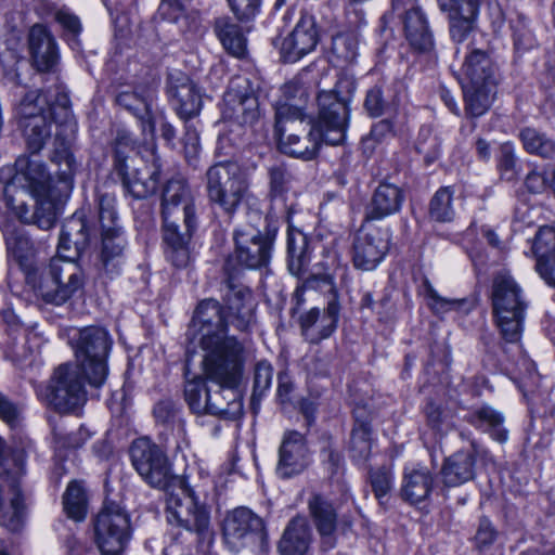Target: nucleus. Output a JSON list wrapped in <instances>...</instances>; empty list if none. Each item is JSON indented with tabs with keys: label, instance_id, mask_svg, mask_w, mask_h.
I'll list each match as a JSON object with an SVG mask.
<instances>
[{
	"label": "nucleus",
	"instance_id": "nucleus-1",
	"mask_svg": "<svg viewBox=\"0 0 555 555\" xmlns=\"http://www.w3.org/2000/svg\"><path fill=\"white\" fill-rule=\"evenodd\" d=\"M227 311L215 299H205L196 308L188 335L198 341L203 369L214 383L210 386L207 413L230 420L243 413V402L236 386L242 377L244 347L227 334L228 325L246 332L255 322L251 292L244 286L228 284Z\"/></svg>",
	"mask_w": 555,
	"mask_h": 555
},
{
	"label": "nucleus",
	"instance_id": "nucleus-2",
	"mask_svg": "<svg viewBox=\"0 0 555 555\" xmlns=\"http://www.w3.org/2000/svg\"><path fill=\"white\" fill-rule=\"evenodd\" d=\"M20 126L27 149L39 153L54 132V149L51 160L62 167L61 177L65 189L76 171V162L70 152L76 137L77 122L72 114L69 96L65 87L55 82L44 89L27 92L16 107Z\"/></svg>",
	"mask_w": 555,
	"mask_h": 555
},
{
	"label": "nucleus",
	"instance_id": "nucleus-3",
	"mask_svg": "<svg viewBox=\"0 0 555 555\" xmlns=\"http://www.w3.org/2000/svg\"><path fill=\"white\" fill-rule=\"evenodd\" d=\"M77 365L64 363L57 366L44 392L40 396L61 413L72 412L86 401L81 373L90 385L102 386L108 374L107 358L113 339L101 326L78 330L70 338Z\"/></svg>",
	"mask_w": 555,
	"mask_h": 555
},
{
	"label": "nucleus",
	"instance_id": "nucleus-4",
	"mask_svg": "<svg viewBox=\"0 0 555 555\" xmlns=\"http://www.w3.org/2000/svg\"><path fill=\"white\" fill-rule=\"evenodd\" d=\"M132 465L152 488L167 493L166 515L169 524L205 538L209 534L208 508L201 504L183 479L175 475L165 451L146 437L135 439L130 448Z\"/></svg>",
	"mask_w": 555,
	"mask_h": 555
},
{
	"label": "nucleus",
	"instance_id": "nucleus-5",
	"mask_svg": "<svg viewBox=\"0 0 555 555\" xmlns=\"http://www.w3.org/2000/svg\"><path fill=\"white\" fill-rule=\"evenodd\" d=\"M15 172L4 186V192L12 189H21L27 192L34 199V210L26 204L18 205L16 216L26 224H35L39 229L49 230L55 222L63 203V196L73 188V179L68 189H65L59 166V184H55L46 164L38 153L30 152L29 155H22L15 160ZM62 168H65L62 163ZM74 178V176L72 177Z\"/></svg>",
	"mask_w": 555,
	"mask_h": 555
},
{
	"label": "nucleus",
	"instance_id": "nucleus-6",
	"mask_svg": "<svg viewBox=\"0 0 555 555\" xmlns=\"http://www.w3.org/2000/svg\"><path fill=\"white\" fill-rule=\"evenodd\" d=\"M455 55L461 60L455 70L462 85L465 100V112L472 117L483 115L491 107L496 94L499 72L490 56L468 42L457 48Z\"/></svg>",
	"mask_w": 555,
	"mask_h": 555
},
{
	"label": "nucleus",
	"instance_id": "nucleus-7",
	"mask_svg": "<svg viewBox=\"0 0 555 555\" xmlns=\"http://www.w3.org/2000/svg\"><path fill=\"white\" fill-rule=\"evenodd\" d=\"M491 300L502 337L508 343H517L521 336L526 302L521 287L508 272H499L493 278Z\"/></svg>",
	"mask_w": 555,
	"mask_h": 555
},
{
	"label": "nucleus",
	"instance_id": "nucleus-8",
	"mask_svg": "<svg viewBox=\"0 0 555 555\" xmlns=\"http://www.w3.org/2000/svg\"><path fill=\"white\" fill-rule=\"evenodd\" d=\"M27 281L47 304L60 306L82 288L83 273L76 261L52 258L39 273H30Z\"/></svg>",
	"mask_w": 555,
	"mask_h": 555
},
{
	"label": "nucleus",
	"instance_id": "nucleus-9",
	"mask_svg": "<svg viewBox=\"0 0 555 555\" xmlns=\"http://www.w3.org/2000/svg\"><path fill=\"white\" fill-rule=\"evenodd\" d=\"M94 533L102 555H120L131 539L128 513L115 502L105 503L94 520Z\"/></svg>",
	"mask_w": 555,
	"mask_h": 555
},
{
	"label": "nucleus",
	"instance_id": "nucleus-10",
	"mask_svg": "<svg viewBox=\"0 0 555 555\" xmlns=\"http://www.w3.org/2000/svg\"><path fill=\"white\" fill-rule=\"evenodd\" d=\"M235 251L230 256L224 264V270L229 275L237 271V266L258 269L268 264L271 257L273 238L269 235H262L259 230L253 225H244L234 231Z\"/></svg>",
	"mask_w": 555,
	"mask_h": 555
},
{
	"label": "nucleus",
	"instance_id": "nucleus-11",
	"mask_svg": "<svg viewBox=\"0 0 555 555\" xmlns=\"http://www.w3.org/2000/svg\"><path fill=\"white\" fill-rule=\"evenodd\" d=\"M391 230L365 223L354 233L351 259L354 268L372 271L384 260L390 249Z\"/></svg>",
	"mask_w": 555,
	"mask_h": 555
},
{
	"label": "nucleus",
	"instance_id": "nucleus-12",
	"mask_svg": "<svg viewBox=\"0 0 555 555\" xmlns=\"http://www.w3.org/2000/svg\"><path fill=\"white\" fill-rule=\"evenodd\" d=\"M275 134L284 154L305 160L313 159L324 142L321 131L312 127L310 120H305L302 125L299 121L294 125L289 121H278Z\"/></svg>",
	"mask_w": 555,
	"mask_h": 555
},
{
	"label": "nucleus",
	"instance_id": "nucleus-13",
	"mask_svg": "<svg viewBox=\"0 0 555 555\" xmlns=\"http://www.w3.org/2000/svg\"><path fill=\"white\" fill-rule=\"evenodd\" d=\"M318 118L311 126L321 131L325 143H343L348 125L347 103L334 91H321L318 95Z\"/></svg>",
	"mask_w": 555,
	"mask_h": 555
},
{
	"label": "nucleus",
	"instance_id": "nucleus-14",
	"mask_svg": "<svg viewBox=\"0 0 555 555\" xmlns=\"http://www.w3.org/2000/svg\"><path fill=\"white\" fill-rule=\"evenodd\" d=\"M163 224H181L192 228L197 225L192 192L182 179L167 182L162 196Z\"/></svg>",
	"mask_w": 555,
	"mask_h": 555
},
{
	"label": "nucleus",
	"instance_id": "nucleus-15",
	"mask_svg": "<svg viewBox=\"0 0 555 555\" xmlns=\"http://www.w3.org/2000/svg\"><path fill=\"white\" fill-rule=\"evenodd\" d=\"M263 530L262 519L246 507H237L227 514L222 535L227 547L234 553L246 547Z\"/></svg>",
	"mask_w": 555,
	"mask_h": 555
},
{
	"label": "nucleus",
	"instance_id": "nucleus-16",
	"mask_svg": "<svg viewBox=\"0 0 555 555\" xmlns=\"http://www.w3.org/2000/svg\"><path fill=\"white\" fill-rule=\"evenodd\" d=\"M392 13H398L402 18L403 29L410 44L420 51H426L433 47V34L424 12L413 5V0H392Z\"/></svg>",
	"mask_w": 555,
	"mask_h": 555
},
{
	"label": "nucleus",
	"instance_id": "nucleus-17",
	"mask_svg": "<svg viewBox=\"0 0 555 555\" xmlns=\"http://www.w3.org/2000/svg\"><path fill=\"white\" fill-rule=\"evenodd\" d=\"M441 11L448 14L452 40L462 44L475 28L481 0H438Z\"/></svg>",
	"mask_w": 555,
	"mask_h": 555
},
{
	"label": "nucleus",
	"instance_id": "nucleus-18",
	"mask_svg": "<svg viewBox=\"0 0 555 555\" xmlns=\"http://www.w3.org/2000/svg\"><path fill=\"white\" fill-rule=\"evenodd\" d=\"M309 462V450L304 435L296 430L286 431L279 449L276 474L281 478L293 477L302 473Z\"/></svg>",
	"mask_w": 555,
	"mask_h": 555
},
{
	"label": "nucleus",
	"instance_id": "nucleus-19",
	"mask_svg": "<svg viewBox=\"0 0 555 555\" xmlns=\"http://www.w3.org/2000/svg\"><path fill=\"white\" fill-rule=\"evenodd\" d=\"M338 318L339 305L336 298L332 297L322 314L318 308H312L300 317L302 335L308 341L317 344L335 332Z\"/></svg>",
	"mask_w": 555,
	"mask_h": 555
},
{
	"label": "nucleus",
	"instance_id": "nucleus-20",
	"mask_svg": "<svg viewBox=\"0 0 555 555\" xmlns=\"http://www.w3.org/2000/svg\"><path fill=\"white\" fill-rule=\"evenodd\" d=\"M28 48L34 65L39 72H54L59 63L55 38L42 24H35L28 31Z\"/></svg>",
	"mask_w": 555,
	"mask_h": 555
},
{
	"label": "nucleus",
	"instance_id": "nucleus-21",
	"mask_svg": "<svg viewBox=\"0 0 555 555\" xmlns=\"http://www.w3.org/2000/svg\"><path fill=\"white\" fill-rule=\"evenodd\" d=\"M89 242V228L81 214H74L62 227L54 258L76 261Z\"/></svg>",
	"mask_w": 555,
	"mask_h": 555
},
{
	"label": "nucleus",
	"instance_id": "nucleus-22",
	"mask_svg": "<svg viewBox=\"0 0 555 555\" xmlns=\"http://www.w3.org/2000/svg\"><path fill=\"white\" fill-rule=\"evenodd\" d=\"M318 43V33L311 16H302L294 30L281 46V55L285 62H297L304 55L314 50Z\"/></svg>",
	"mask_w": 555,
	"mask_h": 555
},
{
	"label": "nucleus",
	"instance_id": "nucleus-23",
	"mask_svg": "<svg viewBox=\"0 0 555 555\" xmlns=\"http://www.w3.org/2000/svg\"><path fill=\"white\" fill-rule=\"evenodd\" d=\"M117 168L122 175L125 188L134 198H146L157 190L160 180V165L155 155H153L151 165L145 164L132 172H129L127 164H120Z\"/></svg>",
	"mask_w": 555,
	"mask_h": 555
},
{
	"label": "nucleus",
	"instance_id": "nucleus-24",
	"mask_svg": "<svg viewBox=\"0 0 555 555\" xmlns=\"http://www.w3.org/2000/svg\"><path fill=\"white\" fill-rule=\"evenodd\" d=\"M223 116L242 126H253L260 116L257 96L251 91L231 87L224 93Z\"/></svg>",
	"mask_w": 555,
	"mask_h": 555
},
{
	"label": "nucleus",
	"instance_id": "nucleus-25",
	"mask_svg": "<svg viewBox=\"0 0 555 555\" xmlns=\"http://www.w3.org/2000/svg\"><path fill=\"white\" fill-rule=\"evenodd\" d=\"M196 227L163 224V241L166 259L176 268H185L191 261L190 242Z\"/></svg>",
	"mask_w": 555,
	"mask_h": 555
},
{
	"label": "nucleus",
	"instance_id": "nucleus-26",
	"mask_svg": "<svg viewBox=\"0 0 555 555\" xmlns=\"http://www.w3.org/2000/svg\"><path fill=\"white\" fill-rule=\"evenodd\" d=\"M282 98L276 102L275 122L286 121L294 125L304 124V108L308 101L307 89L297 80H292L281 88Z\"/></svg>",
	"mask_w": 555,
	"mask_h": 555
},
{
	"label": "nucleus",
	"instance_id": "nucleus-27",
	"mask_svg": "<svg viewBox=\"0 0 555 555\" xmlns=\"http://www.w3.org/2000/svg\"><path fill=\"white\" fill-rule=\"evenodd\" d=\"M309 515L322 539V547L333 548L337 514L331 501L321 494H313L308 501Z\"/></svg>",
	"mask_w": 555,
	"mask_h": 555
},
{
	"label": "nucleus",
	"instance_id": "nucleus-28",
	"mask_svg": "<svg viewBox=\"0 0 555 555\" xmlns=\"http://www.w3.org/2000/svg\"><path fill=\"white\" fill-rule=\"evenodd\" d=\"M403 191L392 183H380L366 207L367 220H380L397 214L403 204Z\"/></svg>",
	"mask_w": 555,
	"mask_h": 555
},
{
	"label": "nucleus",
	"instance_id": "nucleus-29",
	"mask_svg": "<svg viewBox=\"0 0 555 555\" xmlns=\"http://www.w3.org/2000/svg\"><path fill=\"white\" fill-rule=\"evenodd\" d=\"M169 93L181 118L190 119L199 114L203 106L202 92L189 77L183 76L172 82Z\"/></svg>",
	"mask_w": 555,
	"mask_h": 555
},
{
	"label": "nucleus",
	"instance_id": "nucleus-30",
	"mask_svg": "<svg viewBox=\"0 0 555 555\" xmlns=\"http://www.w3.org/2000/svg\"><path fill=\"white\" fill-rule=\"evenodd\" d=\"M433 486L434 477L427 467L408 466L403 470L400 493L404 501L417 504L429 496Z\"/></svg>",
	"mask_w": 555,
	"mask_h": 555
},
{
	"label": "nucleus",
	"instance_id": "nucleus-31",
	"mask_svg": "<svg viewBox=\"0 0 555 555\" xmlns=\"http://www.w3.org/2000/svg\"><path fill=\"white\" fill-rule=\"evenodd\" d=\"M533 249L538 273L548 285L555 287V229L541 228L535 235Z\"/></svg>",
	"mask_w": 555,
	"mask_h": 555
},
{
	"label": "nucleus",
	"instance_id": "nucleus-32",
	"mask_svg": "<svg viewBox=\"0 0 555 555\" xmlns=\"http://www.w3.org/2000/svg\"><path fill=\"white\" fill-rule=\"evenodd\" d=\"M476 454L474 451H457L446 459L441 478L446 487H459L475 476Z\"/></svg>",
	"mask_w": 555,
	"mask_h": 555
},
{
	"label": "nucleus",
	"instance_id": "nucleus-33",
	"mask_svg": "<svg viewBox=\"0 0 555 555\" xmlns=\"http://www.w3.org/2000/svg\"><path fill=\"white\" fill-rule=\"evenodd\" d=\"M311 542L312 532L306 518L297 516L284 529L278 550L281 555H305Z\"/></svg>",
	"mask_w": 555,
	"mask_h": 555
},
{
	"label": "nucleus",
	"instance_id": "nucleus-34",
	"mask_svg": "<svg viewBox=\"0 0 555 555\" xmlns=\"http://www.w3.org/2000/svg\"><path fill=\"white\" fill-rule=\"evenodd\" d=\"M25 474L22 465L16 468L12 481L9 483L12 491V498L7 506H2L0 511V526L7 528L11 532L20 531L26 521L27 509L24 496L20 490V479Z\"/></svg>",
	"mask_w": 555,
	"mask_h": 555
},
{
	"label": "nucleus",
	"instance_id": "nucleus-35",
	"mask_svg": "<svg viewBox=\"0 0 555 555\" xmlns=\"http://www.w3.org/2000/svg\"><path fill=\"white\" fill-rule=\"evenodd\" d=\"M465 420L476 429L490 434L501 443L507 440V431L503 428V414L489 404L473 408Z\"/></svg>",
	"mask_w": 555,
	"mask_h": 555
},
{
	"label": "nucleus",
	"instance_id": "nucleus-36",
	"mask_svg": "<svg viewBox=\"0 0 555 555\" xmlns=\"http://www.w3.org/2000/svg\"><path fill=\"white\" fill-rule=\"evenodd\" d=\"M215 33L222 47L233 56L243 57L247 51V39L242 27L230 17H219L215 22Z\"/></svg>",
	"mask_w": 555,
	"mask_h": 555
},
{
	"label": "nucleus",
	"instance_id": "nucleus-37",
	"mask_svg": "<svg viewBox=\"0 0 555 555\" xmlns=\"http://www.w3.org/2000/svg\"><path fill=\"white\" fill-rule=\"evenodd\" d=\"M115 102L140 119L144 131L146 129L150 132L154 131V125L150 116L151 96L134 91H120L116 95Z\"/></svg>",
	"mask_w": 555,
	"mask_h": 555
},
{
	"label": "nucleus",
	"instance_id": "nucleus-38",
	"mask_svg": "<svg viewBox=\"0 0 555 555\" xmlns=\"http://www.w3.org/2000/svg\"><path fill=\"white\" fill-rule=\"evenodd\" d=\"M206 179L207 193L214 192L215 194H217V190L245 182L240 175L238 167L230 162L218 163L209 167Z\"/></svg>",
	"mask_w": 555,
	"mask_h": 555
},
{
	"label": "nucleus",
	"instance_id": "nucleus-39",
	"mask_svg": "<svg viewBox=\"0 0 555 555\" xmlns=\"http://www.w3.org/2000/svg\"><path fill=\"white\" fill-rule=\"evenodd\" d=\"M3 233L9 256L21 267H26L35 251L31 240L22 230H11L9 227L4 229Z\"/></svg>",
	"mask_w": 555,
	"mask_h": 555
},
{
	"label": "nucleus",
	"instance_id": "nucleus-40",
	"mask_svg": "<svg viewBox=\"0 0 555 555\" xmlns=\"http://www.w3.org/2000/svg\"><path fill=\"white\" fill-rule=\"evenodd\" d=\"M63 506L66 515L81 521L86 518L88 512V499L83 487L78 481L68 483L63 495Z\"/></svg>",
	"mask_w": 555,
	"mask_h": 555
},
{
	"label": "nucleus",
	"instance_id": "nucleus-41",
	"mask_svg": "<svg viewBox=\"0 0 555 555\" xmlns=\"http://www.w3.org/2000/svg\"><path fill=\"white\" fill-rule=\"evenodd\" d=\"M519 138L524 149L530 153L544 158L555 155V141L534 128H525L520 131Z\"/></svg>",
	"mask_w": 555,
	"mask_h": 555
},
{
	"label": "nucleus",
	"instance_id": "nucleus-42",
	"mask_svg": "<svg viewBox=\"0 0 555 555\" xmlns=\"http://www.w3.org/2000/svg\"><path fill=\"white\" fill-rule=\"evenodd\" d=\"M269 193L271 201H286L287 193L292 190L293 176L283 164H274L268 168Z\"/></svg>",
	"mask_w": 555,
	"mask_h": 555
},
{
	"label": "nucleus",
	"instance_id": "nucleus-43",
	"mask_svg": "<svg viewBox=\"0 0 555 555\" xmlns=\"http://www.w3.org/2000/svg\"><path fill=\"white\" fill-rule=\"evenodd\" d=\"M209 391L210 386H208L206 380L201 376H196L185 383L184 397L193 413H207Z\"/></svg>",
	"mask_w": 555,
	"mask_h": 555
},
{
	"label": "nucleus",
	"instance_id": "nucleus-44",
	"mask_svg": "<svg viewBox=\"0 0 555 555\" xmlns=\"http://www.w3.org/2000/svg\"><path fill=\"white\" fill-rule=\"evenodd\" d=\"M246 191L247 184L246 182H242L229 185L222 190H217V194L209 192L207 195L210 203L217 205L227 215H232L241 204Z\"/></svg>",
	"mask_w": 555,
	"mask_h": 555
},
{
	"label": "nucleus",
	"instance_id": "nucleus-45",
	"mask_svg": "<svg viewBox=\"0 0 555 555\" xmlns=\"http://www.w3.org/2000/svg\"><path fill=\"white\" fill-rule=\"evenodd\" d=\"M98 214L101 232L120 229L116 211V196L108 192H98Z\"/></svg>",
	"mask_w": 555,
	"mask_h": 555
},
{
	"label": "nucleus",
	"instance_id": "nucleus-46",
	"mask_svg": "<svg viewBox=\"0 0 555 555\" xmlns=\"http://www.w3.org/2000/svg\"><path fill=\"white\" fill-rule=\"evenodd\" d=\"M358 36L353 31L341 33L333 37L332 55L337 62L352 63L358 55Z\"/></svg>",
	"mask_w": 555,
	"mask_h": 555
},
{
	"label": "nucleus",
	"instance_id": "nucleus-47",
	"mask_svg": "<svg viewBox=\"0 0 555 555\" xmlns=\"http://www.w3.org/2000/svg\"><path fill=\"white\" fill-rule=\"evenodd\" d=\"M453 192L450 186L440 188L433 196L429 205L430 217L438 222L451 221L454 217L452 206Z\"/></svg>",
	"mask_w": 555,
	"mask_h": 555
},
{
	"label": "nucleus",
	"instance_id": "nucleus-48",
	"mask_svg": "<svg viewBox=\"0 0 555 555\" xmlns=\"http://www.w3.org/2000/svg\"><path fill=\"white\" fill-rule=\"evenodd\" d=\"M102 234V260L106 266L109 261L118 258L122 255L126 240L124 237L121 229H115L112 231H103Z\"/></svg>",
	"mask_w": 555,
	"mask_h": 555
},
{
	"label": "nucleus",
	"instance_id": "nucleus-49",
	"mask_svg": "<svg viewBox=\"0 0 555 555\" xmlns=\"http://www.w3.org/2000/svg\"><path fill=\"white\" fill-rule=\"evenodd\" d=\"M273 377V366L267 360H261L256 363L254 371V390L251 396V403L255 405L256 400L266 393L271 387Z\"/></svg>",
	"mask_w": 555,
	"mask_h": 555
},
{
	"label": "nucleus",
	"instance_id": "nucleus-50",
	"mask_svg": "<svg viewBox=\"0 0 555 555\" xmlns=\"http://www.w3.org/2000/svg\"><path fill=\"white\" fill-rule=\"evenodd\" d=\"M440 140L435 135L429 127H422L417 141L416 150L424 155L427 164H431L440 154Z\"/></svg>",
	"mask_w": 555,
	"mask_h": 555
},
{
	"label": "nucleus",
	"instance_id": "nucleus-51",
	"mask_svg": "<svg viewBox=\"0 0 555 555\" xmlns=\"http://www.w3.org/2000/svg\"><path fill=\"white\" fill-rule=\"evenodd\" d=\"M371 427L367 423H357L351 433V450L353 456L367 459L371 453Z\"/></svg>",
	"mask_w": 555,
	"mask_h": 555
},
{
	"label": "nucleus",
	"instance_id": "nucleus-52",
	"mask_svg": "<svg viewBox=\"0 0 555 555\" xmlns=\"http://www.w3.org/2000/svg\"><path fill=\"white\" fill-rule=\"evenodd\" d=\"M180 414V410L176 403L169 399L158 401L153 409L155 421L165 427H171L176 424L181 426L182 418Z\"/></svg>",
	"mask_w": 555,
	"mask_h": 555
},
{
	"label": "nucleus",
	"instance_id": "nucleus-53",
	"mask_svg": "<svg viewBox=\"0 0 555 555\" xmlns=\"http://www.w3.org/2000/svg\"><path fill=\"white\" fill-rule=\"evenodd\" d=\"M370 480L376 499L382 501L392 488L393 475L390 468L384 466L372 470Z\"/></svg>",
	"mask_w": 555,
	"mask_h": 555
},
{
	"label": "nucleus",
	"instance_id": "nucleus-54",
	"mask_svg": "<svg viewBox=\"0 0 555 555\" xmlns=\"http://www.w3.org/2000/svg\"><path fill=\"white\" fill-rule=\"evenodd\" d=\"M424 291L428 300L429 308L437 314H443L451 310L457 309L461 305L459 300L441 297L428 281L424 282Z\"/></svg>",
	"mask_w": 555,
	"mask_h": 555
},
{
	"label": "nucleus",
	"instance_id": "nucleus-55",
	"mask_svg": "<svg viewBox=\"0 0 555 555\" xmlns=\"http://www.w3.org/2000/svg\"><path fill=\"white\" fill-rule=\"evenodd\" d=\"M498 166L506 180H513L517 175V162L513 144L504 143L500 147Z\"/></svg>",
	"mask_w": 555,
	"mask_h": 555
},
{
	"label": "nucleus",
	"instance_id": "nucleus-56",
	"mask_svg": "<svg viewBox=\"0 0 555 555\" xmlns=\"http://www.w3.org/2000/svg\"><path fill=\"white\" fill-rule=\"evenodd\" d=\"M54 17L63 28L64 35L76 43V38L82 29L79 17L66 9L56 11Z\"/></svg>",
	"mask_w": 555,
	"mask_h": 555
},
{
	"label": "nucleus",
	"instance_id": "nucleus-57",
	"mask_svg": "<svg viewBox=\"0 0 555 555\" xmlns=\"http://www.w3.org/2000/svg\"><path fill=\"white\" fill-rule=\"evenodd\" d=\"M498 532L491 521L483 517L479 520V526L475 535L476 546L482 551L492 545L496 539Z\"/></svg>",
	"mask_w": 555,
	"mask_h": 555
},
{
	"label": "nucleus",
	"instance_id": "nucleus-58",
	"mask_svg": "<svg viewBox=\"0 0 555 555\" xmlns=\"http://www.w3.org/2000/svg\"><path fill=\"white\" fill-rule=\"evenodd\" d=\"M231 10L241 21H248L259 12L261 0H228Z\"/></svg>",
	"mask_w": 555,
	"mask_h": 555
},
{
	"label": "nucleus",
	"instance_id": "nucleus-59",
	"mask_svg": "<svg viewBox=\"0 0 555 555\" xmlns=\"http://www.w3.org/2000/svg\"><path fill=\"white\" fill-rule=\"evenodd\" d=\"M425 414L428 425L436 430H440L449 418V413L444 408L434 401L427 403Z\"/></svg>",
	"mask_w": 555,
	"mask_h": 555
},
{
	"label": "nucleus",
	"instance_id": "nucleus-60",
	"mask_svg": "<svg viewBox=\"0 0 555 555\" xmlns=\"http://www.w3.org/2000/svg\"><path fill=\"white\" fill-rule=\"evenodd\" d=\"M364 107L373 117H378L385 112V102L380 88L374 87L367 91Z\"/></svg>",
	"mask_w": 555,
	"mask_h": 555
},
{
	"label": "nucleus",
	"instance_id": "nucleus-61",
	"mask_svg": "<svg viewBox=\"0 0 555 555\" xmlns=\"http://www.w3.org/2000/svg\"><path fill=\"white\" fill-rule=\"evenodd\" d=\"M20 416V409L0 393V418L11 426H14Z\"/></svg>",
	"mask_w": 555,
	"mask_h": 555
},
{
	"label": "nucleus",
	"instance_id": "nucleus-62",
	"mask_svg": "<svg viewBox=\"0 0 555 555\" xmlns=\"http://www.w3.org/2000/svg\"><path fill=\"white\" fill-rule=\"evenodd\" d=\"M189 1L190 0H162L159 10L171 20L178 21L185 11Z\"/></svg>",
	"mask_w": 555,
	"mask_h": 555
},
{
	"label": "nucleus",
	"instance_id": "nucleus-63",
	"mask_svg": "<svg viewBox=\"0 0 555 555\" xmlns=\"http://www.w3.org/2000/svg\"><path fill=\"white\" fill-rule=\"evenodd\" d=\"M294 390V383L286 371H282L278 374V390L276 395L281 402H288L291 400V393Z\"/></svg>",
	"mask_w": 555,
	"mask_h": 555
},
{
	"label": "nucleus",
	"instance_id": "nucleus-64",
	"mask_svg": "<svg viewBox=\"0 0 555 555\" xmlns=\"http://www.w3.org/2000/svg\"><path fill=\"white\" fill-rule=\"evenodd\" d=\"M525 185L531 193H542L548 188V179L542 172L532 171L527 175Z\"/></svg>",
	"mask_w": 555,
	"mask_h": 555
}]
</instances>
